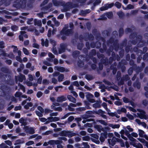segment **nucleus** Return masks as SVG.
I'll list each match as a JSON object with an SVG mask.
<instances>
[{"label": "nucleus", "mask_w": 148, "mask_h": 148, "mask_svg": "<svg viewBox=\"0 0 148 148\" xmlns=\"http://www.w3.org/2000/svg\"><path fill=\"white\" fill-rule=\"evenodd\" d=\"M61 135L62 136H68L69 137H71L74 136L75 134L72 132L63 131L62 132Z\"/></svg>", "instance_id": "0eeeda50"}, {"label": "nucleus", "mask_w": 148, "mask_h": 148, "mask_svg": "<svg viewBox=\"0 0 148 148\" xmlns=\"http://www.w3.org/2000/svg\"><path fill=\"white\" fill-rule=\"evenodd\" d=\"M48 120H50L49 122H52V121H57L59 120V118L58 117H50L48 118Z\"/></svg>", "instance_id": "2f4dec72"}, {"label": "nucleus", "mask_w": 148, "mask_h": 148, "mask_svg": "<svg viewBox=\"0 0 148 148\" xmlns=\"http://www.w3.org/2000/svg\"><path fill=\"white\" fill-rule=\"evenodd\" d=\"M114 5L118 9H120L121 6L122 4L121 3H120L116 1V2L115 4Z\"/></svg>", "instance_id": "8fccbe9b"}, {"label": "nucleus", "mask_w": 148, "mask_h": 148, "mask_svg": "<svg viewBox=\"0 0 148 148\" xmlns=\"http://www.w3.org/2000/svg\"><path fill=\"white\" fill-rule=\"evenodd\" d=\"M34 23L35 25H37L38 26L40 27L42 25V23L40 20H37L36 19H34Z\"/></svg>", "instance_id": "bb28decb"}, {"label": "nucleus", "mask_w": 148, "mask_h": 148, "mask_svg": "<svg viewBox=\"0 0 148 148\" xmlns=\"http://www.w3.org/2000/svg\"><path fill=\"white\" fill-rule=\"evenodd\" d=\"M113 50V47L111 45L110 46L109 49H106L105 52H106V53L108 56H110V55L111 53L112 52Z\"/></svg>", "instance_id": "6ab92c4d"}, {"label": "nucleus", "mask_w": 148, "mask_h": 148, "mask_svg": "<svg viewBox=\"0 0 148 148\" xmlns=\"http://www.w3.org/2000/svg\"><path fill=\"white\" fill-rule=\"evenodd\" d=\"M80 52L78 51H73L72 53V56L74 58H77L79 56Z\"/></svg>", "instance_id": "a878e982"}, {"label": "nucleus", "mask_w": 148, "mask_h": 148, "mask_svg": "<svg viewBox=\"0 0 148 148\" xmlns=\"http://www.w3.org/2000/svg\"><path fill=\"white\" fill-rule=\"evenodd\" d=\"M114 5V3H112L110 4H107L106 5L108 10V8H112L113 6Z\"/></svg>", "instance_id": "0e129e2a"}, {"label": "nucleus", "mask_w": 148, "mask_h": 148, "mask_svg": "<svg viewBox=\"0 0 148 148\" xmlns=\"http://www.w3.org/2000/svg\"><path fill=\"white\" fill-rule=\"evenodd\" d=\"M137 139L140 142L144 144L145 145V144H146V143H147V142L143 138H137Z\"/></svg>", "instance_id": "69168bd1"}, {"label": "nucleus", "mask_w": 148, "mask_h": 148, "mask_svg": "<svg viewBox=\"0 0 148 148\" xmlns=\"http://www.w3.org/2000/svg\"><path fill=\"white\" fill-rule=\"evenodd\" d=\"M117 14L120 18H123L124 15V13L122 11H120L117 12Z\"/></svg>", "instance_id": "3c124183"}, {"label": "nucleus", "mask_w": 148, "mask_h": 148, "mask_svg": "<svg viewBox=\"0 0 148 148\" xmlns=\"http://www.w3.org/2000/svg\"><path fill=\"white\" fill-rule=\"evenodd\" d=\"M64 78V75L62 74H60L58 76V80L59 82L62 81Z\"/></svg>", "instance_id": "c9c22d12"}, {"label": "nucleus", "mask_w": 148, "mask_h": 148, "mask_svg": "<svg viewBox=\"0 0 148 148\" xmlns=\"http://www.w3.org/2000/svg\"><path fill=\"white\" fill-rule=\"evenodd\" d=\"M134 8V5L131 4H129L127 5L126 8H124V6H123V8L125 10H126L127 9H133Z\"/></svg>", "instance_id": "e433bc0d"}, {"label": "nucleus", "mask_w": 148, "mask_h": 148, "mask_svg": "<svg viewBox=\"0 0 148 148\" xmlns=\"http://www.w3.org/2000/svg\"><path fill=\"white\" fill-rule=\"evenodd\" d=\"M146 42L144 40H142L141 41L138 42L137 45V47H142L145 45Z\"/></svg>", "instance_id": "aec40b11"}, {"label": "nucleus", "mask_w": 148, "mask_h": 148, "mask_svg": "<svg viewBox=\"0 0 148 148\" xmlns=\"http://www.w3.org/2000/svg\"><path fill=\"white\" fill-rule=\"evenodd\" d=\"M1 71L3 73H9V70L6 67H2L1 68Z\"/></svg>", "instance_id": "7c9ffc66"}, {"label": "nucleus", "mask_w": 148, "mask_h": 148, "mask_svg": "<svg viewBox=\"0 0 148 148\" xmlns=\"http://www.w3.org/2000/svg\"><path fill=\"white\" fill-rule=\"evenodd\" d=\"M110 69L111 70H112V73L113 75H115L116 74L117 69L116 67H114V66H112L111 65L110 66Z\"/></svg>", "instance_id": "72a5a7b5"}, {"label": "nucleus", "mask_w": 148, "mask_h": 148, "mask_svg": "<svg viewBox=\"0 0 148 148\" xmlns=\"http://www.w3.org/2000/svg\"><path fill=\"white\" fill-rule=\"evenodd\" d=\"M106 16L108 18H111L113 16V14L112 12H107L106 14Z\"/></svg>", "instance_id": "37998d69"}, {"label": "nucleus", "mask_w": 148, "mask_h": 148, "mask_svg": "<svg viewBox=\"0 0 148 148\" xmlns=\"http://www.w3.org/2000/svg\"><path fill=\"white\" fill-rule=\"evenodd\" d=\"M84 46V44L82 42L81 43H79L77 45V49L79 50H81Z\"/></svg>", "instance_id": "49530a36"}, {"label": "nucleus", "mask_w": 148, "mask_h": 148, "mask_svg": "<svg viewBox=\"0 0 148 148\" xmlns=\"http://www.w3.org/2000/svg\"><path fill=\"white\" fill-rule=\"evenodd\" d=\"M94 127V128L99 132L104 131L103 128L102 127V126L101 125H96Z\"/></svg>", "instance_id": "412c9836"}, {"label": "nucleus", "mask_w": 148, "mask_h": 148, "mask_svg": "<svg viewBox=\"0 0 148 148\" xmlns=\"http://www.w3.org/2000/svg\"><path fill=\"white\" fill-rule=\"evenodd\" d=\"M56 69L59 71L60 72H63L65 71V68L63 67L56 66Z\"/></svg>", "instance_id": "f704fd0d"}, {"label": "nucleus", "mask_w": 148, "mask_h": 148, "mask_svg": "<svg viewBox=\"0 0 148 148\" xmlns=\"http://www.w3.org/2000/svg\"><path fill=\"white\" fill-rule=\"evenodd\" d=\"M23 50L24 53L26 55H28L29 54V52L27 49L23 47Z\"/></svg>", "instance_id": "338daca9"}, {"label": "nucleus", "mask_w": 148, "mask_h": 148, "mask_svg": "<svg viewBox=\"0 0 148 148\" xmlns=\"http://www.w3.org/2000/svg\"><path fill=\"white\" fill-rule=\"evenodd\" d=\"M125 81L123 77L121 78L120 80L118 82V84L119 86L123 85L124 84V81Z\"/></svg>", "instance_id": "13d9d810"}, {"label": "nucleus", "mask_w": 148, "mask_h": 148, "mask_svg": "<svg viewBox=\"0 0 148 148\" xmlns=\"http://www.w3.org/2000/svg\"><path fill=\"white\" fill-rule=\"evenodd\" d=\"M132 145L134 146L137 148H143V147L142 145L140 143L137 144L134 143L132 144Z\"/></svg>", "instance_id": "79ce46f5"}, {"label": "nucleus", "mask_w": 148, "mask_h": 148, "mask_svg": "<svg viewBox=\"0 0 148 148\" xmlns=\"http://www.w3.org/2000/svg\"><path fill=\"white\" fill-rule=\"evenodd\" d=\"M133 70L134 69L133 67H131L128 69V73L130 75H131L132 74L133 72Z\"/></svg>", "instance_id": "4d7b16f0"}, {"label": "nucleus", "mask_w": 148, "mask_h": 148, "mask_svg": "<svg viewBox=\"0 0 148 148\" xmlns=\"http://www.w3.org/2000/svg\"><path fill=\"white\" fill-rule=\"evenodd\" d=\"M117 111L119 114H120L121 113V112L125 113L126 112V110L125 108H122L118 110Z\"/></svg>", "instance_id": "a19ab883"}, {"label": "nucleus", "mask_w": 148, "mask_h": 148, "mask_svg": "<svg viewBox=\"0 0 148 148\" xmlns=\"http://www.w3.org/2000/svg\"><path fill=\"white\" fill-rule=\"evenodd\" d=\"M81 104V103H77L76 104H75L72 103H71L70 104V106H69V109L71 111L73 110V109H71L70 108V106L72 107H76L77 106H79Z\"/></svg>", "instance_id": "4c0bfd02"}, {"label": "nucleus", "mask_w": 148, "mask_h": 148, "mask_svg": "<svg viewBox=\"0 0 148 148\" xmlns=\"http://www.w3.org/2000/svg\"><path fill=\"white\" fill-rule=\"evenodd\" d=\"M27 0H16L14 1V7L18 9H25L26 6Z\"/></svg>", "instance_id": "f257e3e1"}, {"label": "nucleus", "mask_w": 148, "mask_h": 148, "mask_svg": "<svg viewBox=\"0 0 148 148\" xmlns=\"http://www.w3.org/2000/svg\"><path fill=\"white\" fill-rule=\"evenodd\" d=\"M133 49L134 51L136 53V54L138 56H141L143 53V51L139 49L137 47H134Z\"/></svg>", "instance_id": "9d476101"}, {"label": "nucleus", "mask_w": 148, "mask_h": 148, "mask_svg": "<svg viewBox=\"0 0 148 148\" xmlns=\"http://www.w3.org/2000/svg\"><path fill=\"white\" fill-rule=\"evenodd\" d=\"M139 113H137L138 117L141 119H148V116L146 115L145 112L142 110H138Z\"/></svg>", "instance_id": "7ed1b4c3"}, {"label": "nucleus", "mask_w": 148, "mask_h": 148, "mask_svg": "<svg viewBox=\"0 0 148 148\" xmlns=\"http://www.w3.org/2000/svg\"><path fill=\"white\" fill-rule=\"evenodd\" d=\"M6 53H5V51L3 49H0V56H6Z\"/></svg>", "instance_id": "052dcab7"}, {"label": "nucleus", "mask_w": 148, "mask_h": 148, "mask_svg": "<svg viewBox=\"0 0 148 148\" xmlns=\"http://www.w3.org/2000/svg\"><path fill=\"white\" fill-rule=\"evenodd\" d=\"M135 40H133L132 41H129L128 43H131L133 45H136L138 43V42H139L143 40L142 36L140 35H138L136 36Z\"/></svg>", "instance_id": "423d86ee"}, {"label": "nucleus", "mask_w": 148, "mask_h": 148, "mask_svg": "<svg viewBox=\"0 0 148 148\" xmlns=\"http://www.w3.org/2000/svg\"><path fill=\"white\" fill-rule=\"evenodd\" d=\"M77 64L79 68H82L84 65V62L82 60H79L77 61Z\"/></svg>", "instance_id": "c85d7f7f"}, {"label": "nucleus", "mask_w": 148, "mask_h": 148, "mask_svg": "<svg viewBox=\"0 0 148 148\" xmlns=\"http://www.w3.org/2000/svg\"><path fill=\"white\" fill-rule=\"evenodd\" d=\"M133 85L134 87L138 89H140V83L138 82H136L134 83Z\"/></svg>", "instance_id": "4be33fe9"}, {"label": "nucleus", "mask_w": 148, "mask_h": 148, "mask_svg": "<svg viewBox=\"0 0 148 148\" xmlns=\"http://www.w3.org/2000/svg\"><path fill=\"white\" fill-rule=\"evenodd\" d=\"M102 47L103 48H101L99 49V51L101 53H103L106 51L107 49V47L106 43H102Z\"/></svg>", "instance_id": "a211bd4d"}, {"label": "nucleus", "mask_w": 148, "mask_h": 148, "mask_svg": "<svg viewBox=\"0 0 148 148\" xmlns=\"http://www.w3.org/2000/svg\"><path fill=\"white\" fill-rule=\"evenodd\" d=\"M106 138L104 134H101V136L99 138V140L101 142H103L105 140V138Z\"/></svg>", "instance_id": "bf43d9fd"}, {"label": "nucleus", "mask_w": 148, "mask_h": 148, "mask_svg": "<svg viewBox=\"0 0 148 148\" xmlns=\"http://www.w3.org/2000/svg\"><path fill=\"white\" fill-rule=\"evenodd\" d=\"M85 78L88 80H90L93 79L91 75L88 74L86 75Z\"/></svg>", "instance_id": "6e6d98bb"}, {"label": "nucleus", "mask_w": 148, "mask_h": 148, "mask_svg": "<svg viewBox=\"0 0 148 148\" xmlns=\"http://www.w3.org/2000/svg\"><path fill=\"white\" fill-rule=\"evenodd\" d=\"M46 4V0H44L40 5V6L41 7V10H46V6H45Z\"/></svg>", "instance_id": "f3484780"}, {"label": "nucleus", "mask_w": 148, "mask_h": 148, "mask_svg": "<svg viewBox=\"0 0 148 148\" xmlns=\"http://www.w3.org/2000/svg\"><path fill=\"white\" fill-rule=\"evenodd\" d=\"M72 30L71 29H66V28H64L60 32V34L61 35H65L66 36H68L70 34L73 33Z\"/></svg>", "instance_id": "39448f33"}, {"label": "nucleus", "mask_w": 148, "mask_h": 148, "mask_svg": "<svg viewBox=\"0 0 148 148\" xmlns=\"http://www.w3.org/2000/svg\"><path fill=\"white\" fill-rule=\"evenodd\" d=\"M1 137L4 140H6L7 139L8 137L11 138H12V139H15L16 138V136H12V135L11 134H8L7 135H2Z\"/></svg>", "instance_id": "dca6fc26"}, {"label": "nucleus", "mask_w": 148, "mask_h": 148, "mask_svg": "<svg viewBox=\"0 0 148 148\" xmlns=\"http://www.w3.org/2000/svg\"><path fill=\"white\" fill-rule=\"evenodd\" d=\"M124 33V29L122 27L119 28V35L120 37L122 36L123 34Z\"/></svg>", "instance_id": "c03bdc74"}, {"label": "nucleus", "mask_w": 148, "mask_h": 148, "mask_svg": "<svg viewBox=\"0 0 148 148\" xmlns=\"http://www.w3.org/2000/svg\"><path fill=\"white\" fill-rule=\"evenodd\" d=\"M11 29L13 31H16L18 30V27L16 25H14L11 26Z\"/></svg>", "instance_id": "5fc2aeb1"}, {"label": "nucleus", "mask_w": 148, "mask_h": 148, "mask_svg": "<svg viewBox=\"0 0 148 148\" xmlns=\"http://www.w3.org/2000/svg\"><path fill=\"white\" fill-rule=\"evenodd\" d=\"M26 32L25 31H21L20 32L21 34L18 36L19 40L20 41H23V35Z\"/></svg>", "instance_id": "b1692460"}, {"label": "nucleus", "mask_w": 148, "mask_h": 148, "mask_svg": "<svg viewBox=\"0 0 148 148\" xmlns=\"http://www.w3.org/2000/svg\"><path fill=\"white\" fill-rule=\"evenodd\" d=\"M68 99L70 101L73 102L75 103L76 101L75 99L72 96L69 95L67 97Z\"/></svg>", "instance_id": "a18cd8bd"}, {"label": "nucleus", "mask_w": 148, "mask_h": 148, "mask_svg": "<svg viewBox=\"0 0 148 148\" xmlns=\"http://www.w3.org/2000/svg\"><path fill=\"white\" fill-rule=\"evenodd\" d=\"M126 128L127 130V131H128L129 133V132H132L134 130L129 125L127 126Z\"/></svg>", "instance_id": "e2e57ef3"}, {"label": "nucleus", "mask_w": 148, "mask_h": 148, "mask_svg": "<svg viewBox=\"0 0 148 148\" xmlns=\"http://www.w3.org/2000/svg\"><path fill=\"white\" fill-rule=\"evenodd\" d=\"M116 138L114 137H113L112 139H108V143L110 145L112 146H114L115 144V140Z\"/></svg>", "instance_id": "4468645a"}, {"label": "nucleus", "mask_w": 148, "mask_h": 148, "mask_svg": "<svg viewBox=\"0 0 148 148\" xmlns=\"http://www.w3.org/2000/svg\"><path fill=\"white\" fill-rule=\"evenodd\" d=\"M137 35V34L135 32H133L130 35V39L134 40V38L136 37Z\"/></svg>", "instance_id": "ea45409f"}, {"label": "nucleus", "mask_w": 148, "mask_h": 148, "mask_svg": "<svg viewBox=\"0 0 148 148\" xmlns=\"http://www.w3.org/2000/svg\"><path fill=\"white\" fill-rule=\"evenodd\" d=\"M62 143V141L61 140H50L49 142H48V143H47V145L48 144L52 145L54 144H58L57 148H63V146L60 145V144Z\"/></svg>", "instance_id": "20e7f679"}, {"label": "nucleus", "mask_w": 148, "mask_h": 148, "mask_svg": "<svg viewBox=\"0 0 148 148\" xmlns=\"http://www.w3.org/2000/svg\"><path fill=\"white\" fill-rule=\"evenodd\" d=\"M63 2H64V5L61 6H63L64 8L61 10V11L62 12H66L69 10L70 7L72 6V3L71 2H68L66 3L64 1H63Z\"/></svg>", "instance_id": "f03ea898"}, {"label": "nucleus", "mask_w": 148, "mask_h": 148, "mask_svg": "<svg viewBox=\"0 0 148 148\" xmlns=\"http://www.w3.org/2000/svg\"><path fill=\"white\" fill-rule=\"evenodd\" d=\"M52 2L53 5L56 6H61V5H63L64 4V2H63L62 0H59V1L52 0Z\"/></svg>", "instance_id": "1a4fd4ad"}, {"label": "nucleus", "mask_w": 148, "mask_h": 148, "mask_svg": "<svg viewBox=\"0 0 148 148\" xmlns=\"http://www.w3.org/2000/svg\"><path fill=\"white\" fill-rule=\"evenodd\" d=\"M125 134L130 141L134 142L136 141V139L131 136V134L128 132L126 130L125 131Z\"/></svg>", "instance_id": "ddd939ff"}, {"label": "nucleus", "mask_w": 148, "mask_h": 148, "mask_svg": "<svg viewBox=\"0 0 148 148\" xmlns=\"http://www.w3.org/2000/svg\"><path fill=\"white\" fill-rule=\"evenodd\" d=\"M66 99L64 96H61L58 97L57 101L58 102H61L66 100Z\"/></svg>", "instance_id": "393cba45"}, {"label": "nucleus", "mask_w": 148, "mask_h": 148, "mask_svg": "<svg viewBox=\"0 0 148 148\" xmlns=\"http://www.w3.org/2000/svg\"><path fill=\"white\" fill-rule=\"evenodd\" d=\"M96 43V46L95 47L97 49H100V47L101 46V43L99 41H97L95 42Z\"/></svg>", "instance_id": "864d4df0"}, {"label": "nucleus", "mask_w": 148, "mask_h": 148, "mask_svg": "<svg viewBox=\"0 0 148 148\" xmlns=\"http://www.w3.org/2000/svg\"><path fill=\"white\" fill-rule=\"evenodd\" d=\"M87 0H72L73 2H78L81 3H84Z\"/></svg>", "instance_id": "de8ad7c7"}, {"label": "nucleus", "mask_w": 148, "mask_h": 148, "mask_svg": "<svg viewBox=\"0 0 148 148\" xmlns=\"http://www.w3.org/2000/svg\"><path fill=\"white\" fill-rule=\"evenodd\" d=\"M108 125L113 129H118L120 127V125L119 124H113L109 123L108 124Z\"/></svg>", "instance_id": "5701e85b"}, {"label": "nucleus", "mask_w": 148, "mask_h": 148, "mask_svg": "<svg viewBox=\"0 0 148 148\" xmlns=\"http://www.w3.org/2000/svg\"><path fill=\"white\" fill-rule=\"evenodd\" d=\"M69 90H71L70 92H76L75 91H73V86L72 84H71L69 87Z\"/></svg>", "instance_id": "774afa93"}, {"label": "nucleus", "mask_w": 148, "mask_h": 148, "mask_svg": "<svg viewBox=\"0 0 148 148\" xmlns=\"http://www.w3.org/2000/svg\"><path fill=\"white\" fill-rule=\"evenodd\" d=\"M115 40L114 38L112 37H110L109 39L106 41V44L108 46H110V44H113Z\"/></svg>", "instance_id": "2eb2a0df"}, {"label": "nucleus", "mask_w": 148, "mask_h": 148, "mask_svg": "<svg viewBox=\"0 0 148 148\" xmlns=\"http://www.w3.org/2000/svg\"><path fill=\"white\" fill-rule=\"evenodd\" d=\"M32 103H28L27 104L24 106V108L25 109H28L29 107H31L32 106Z\"/></svg>", "instance_id": "09e8293b"}, {"label": "nucleus", "mask_w": 148, "mask_h": 148, "mask_svg": "<svg viewBox=\"0 0 148 148\" xmlns=\"http://www.w3.org/2000/svg\"><path fill=\"white\" fill-rule=\"evenodd\" d=\"M66 48V45L65 44L61 43L60 45V48L58 49V53L60 54L64 52Z\"/></svg>", "instance_id": "6e6552de"}, {"label": "nucleus", "mask_w": 148, "mask_h": 148, "mask_svg": "<svg viewBox=\"0 0 148 148\" xmlns=\"http://www.w3.org/2000/svg\"><path fill=\"white\" fill-rule=\"evenodd\" d=\"M113 45V49H114V50L116 51H117L119 50V45L118 43V40H115Z\"/></svg>", "instance_id": "f8f14e48"}, {"label": "nucleus", "mask_w": 148, "mask_h": 148, "mask_svg": "<svg viewBox=\"0 0 148 148\" xmlns=\"http://www.w3.org/2000/svg\"><path fill=\"white\" fill-rule=\"evenodd\" d=\"M102 34H103L106 35V36H108L110 35V32L108 30H104L102 32Z\"/></svg>", "instance_id": "680f3d73"}, {"label": "nucleus", "mask_w": 148, "mask_h": 148, "mask_svg": "<svg viewBox=\"0 0 148 148\" xmlns=\"http://www.w3.org/2000/svg\"><path fill=\"white\" fill-rule=\"evenodd\" d=\"M18 79L19 82H22L23 80H25L26 79L25 76V75L21 74L18 76Z\"/></svg>", "instance_id": "cd10ccee"}, {"label": "nucleus", "mask_w": 148, "mask_h": 148, "mask_svg": "<svg viewBox=\"0 0 148 148\" xmlns=\"http://www.w3.org/2000/svg\"><path fill=\"white\" fill-rule=\"evenodd\" d=\"M120 49L119 53V55L120 57L122 58L124 56L125 51L124 49H123V47H120Z\"/></svg>", "instance_id": "c756f323"}, {"label": "nucleus", "mask_w": 148, "mask_h": 148, "mask_svg": "<svg viewBox=\"0 0 148 148\" xmlns=\"http://www.w3.org/2000/svg\"><path fill=\"white\" fill-rule=\"evenodd\" d=\"M96 54V50L92 49L91 50V51L89 52V55L90 57L95 56Z\"/></svg>", "instance_id": "58836bf2"}, {"label": "nucleus", "mask_w": 148, "mask_h": 148, "mask_svg": "<svg viewBox=\"0 0 148 148\" xmlns=\"http://www.w3.org/2000/svg\"><path fill=\"white\" fill-rule=\"evenodd\" d=\"M6 83L8 85H12L14 84V82L11 79H8L6 80Z\"/></svg>", "instance_id": "603ef678"}, {"label": "nucleus", "mask_w": 148, "mask_h": 148, "mask_svg": "<svg viewBox=\"0 0 148 148\" xmlns=\"http://www.w3.org/2000/svg\"><path fill=\"white\" fill-rule=\"evenodd\" d=\"M138 134L139 136L141 137H143L145 138L147 140H148V137L145 134L143 130H138Z\"/></svg>", "instance_id": "9b49d317"}, {"label": "nucleus", "mask_w": 148, "mask_h": 148, "mask_svg": "<svg viewBox=\"0 0 148 148\" xmlns=\"http://www.w3.org/2000/svg\"><path fill=\"white\" fill-rule=\"evenodd\" d=\"M127 40L125 39L120 44V47H125L127 46Z\"/></svg>", "instance_id": "473e14b6"}]
</instances>
